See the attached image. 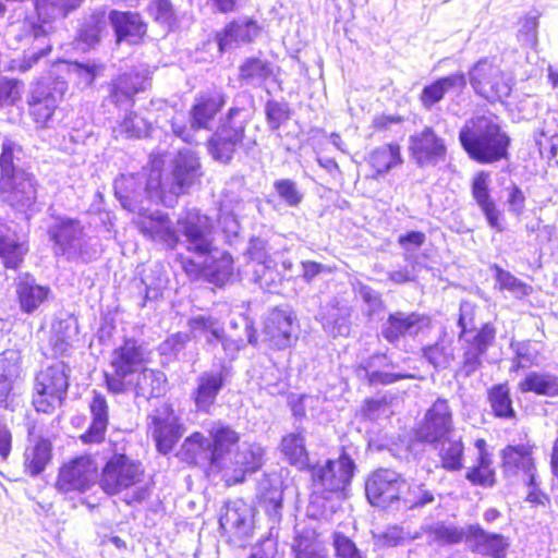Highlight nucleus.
Here are the masks:
<instances>
[{"mask_svg":"<svg viewBox=\"0 0 558 558\" xmlns=\"http://www.w3.org/2000/svg\"><path fill=\"white\" fill-rule=\"evenodd\" d=\"M201 175L198 157L184 148L174 157L170 172H163L160 162L153 160L148 173L121 174L114 180V194L124 209L138 217L154 203L174 207L179 197L186 194Z\"/></svg>","mask_w":558,"mask_h":558,"instance_id":"nucleus-1","label":"nucleus"},{"mask_svg":"<svg viewBox=\"0 0 558 558\" xmlns=\"http://www.w3.org/2000/svg\"><path fill=\"white\" fill-rule=\"evenodd\" d=\"M221 107H192L187 128L185 117L175 113L171 121L173 133L184 142H190L191 130L208 129L217 126V131L209 141V153L213 158L222 163H228L233 157L235 147L242 142L243 125L233 122L234 117L240 112L239 107H230L225 119L220 114Z\"/></svg>","mask_w":558,"mask_h":558,"instance_id":"nucleus-2","label":"nucleus"},{"mask_svg":"<svg viewBox=\"0 0 558 558\" xmlns=\"http://www.w3.org/2000/svg\"><path fill=\"white\" fill-rule=\"evenodd\" d=\"M208 435L214 475H219L227 484L243 482L246 473L256 472L263 465V447L258 444L240 447V436L229 425L215 422Z\"/></svg>","mask_w":558,"mask_h":558,"instance_id":"nucleus-3","label":"nucleus"},{"mask_svg":"<svg viewBox=\"0 0 558 558\" xmlns=\"http://www.w3.org/2000/svg\"><path fill=\"white\" fill-rule=\"evenodd\" d=\"M184 236L185 247L198 256H207L206 276L216 286L228 282L234 271L233 258L226 252L213 248V223L208 216L192 208L185 211V216L178 221Z\"/></svg>","mask_w":558,"mask_h":558,"instance_id":"nucleus-4","label":"nucleus"},{"mask_svg":"<svg viewBox=\"0 0 558 558\" xmlns=\"http://www.w3.org/2000/svg\"><path fill=\"white\" fill-rule=\"evenodd\" d=\"M143 477L141 463L125 454H113L102 469L100 486L108 495L122 494V500L134 506L148 499L151 493Z\"/></svg>","mask_w":558,"mask_h":558,"instance_id":"nucleus-5","label":"nucleus"},{"mask_svg":"<svg viewBox=\"0 0 558 558\" xmlns=\"http://www.w3.org/2000/svg\"><path fill=\"white\" fill-rule=\"evenodd\" d=\"M83 0H38L36 2V16L25 21L26 33L34 38L32 49L25 53L21 70L27 71L43 57L51 51L48 36L53 31V22L64 19L76 10Z\"/></svg>","mask_w":558,"mask_h":558,"instance_id":"nucleus-6","label":"nucleus"},{"mask_svg":"<svg viewBox=\"0 0 558 558\" xmlns=\"http://www.w3.org/2000/svg\"><path fill=\"white\" fill-rule=\"evenodd\" d=\"M460 142L470 157L482 163L504 157L509 144L499 125L486 117H476L465 124Z\"/></svg>","mask_w":558,"mask_h":558,"instance_id":"nucleus-7","label":"nucleus"},{"mask_svg":"<svg viewBox=\"0 0 558 558\" xmlns=\"http://www.w3.org/2000/svg\"><path fill=\"white\" fill-rule=\"evenodd\" d=\"M49 235L56 255L65 256L68 260L88 263L99 255L96 242L84 232V226L77 219L57 217L49 228Z\"/></svg>","mask_w":558,"mask_h":558,"instance_id":"nucleus-8","label":"nucleus"},{"mask_svg":"<svg viewBox=\"0 0 558 558\" xmlns=\"http://www.w3.org/2000/svg\"><path fill=\"white\" fill-rule=\"evenodd\" d=\"M69 373L64 362H56L37 374L33 397L36 411L50 413L61 404L69 388Z\"/></svg>","mask_w":558,"mask_h":558,"instance_id":"nucleus-9","label":"nucleus"},{"mask_svg":"<svg viewBox=\"0 0 558 558\" xmlns=\"http://www.w3.org/2000/svg\"><path fill=\"white\" fill-rule=\"evenodd\" d=\"M247 270L252 274V281L268 292H277L286 274L278 269L276 260L270 254L269 243L260 236H253L245 250Z\"/></svg>","mask_w":558,"mask_h":558,"instance_id":"nucleus-10","label":"nucleus"},{"mask_svg":"<svg viewBox=\"0 0 558 558\" xmlns=\"http://www.w3.org/2000/svg\"><path fill=\"white\" fill-rule=\"evenodd\" d=\"M144 349L134 339H126L112 353L111 373H105V381L109 392L124 393L131 384L132 376L143 368Z\"/></svg>","mask_w":558,"mask_h":558,"instance_id":"nucleus-11","label":"nucleus"},{"mask_svg":"<svg viewBox=\"0 0 558 558\" xmlns=\"http://www.w3.org/2000/svg\"><path fill=\"white\" fill-rule=\"evenodd\" d=\"M469 81L474 92L494 104L500 101L507 105L504 98L511 93V80L506 77L500 68L493 60L483 58L469 71Z\"/></svg>","mask_w":558,"mask_h":558,"instance_id":"nucleus-12","label":"nucleus"},{"mask_svg":"<svg viewBox=\"0 0 558 558\" xmlns=\"http://www.w3.org/2000/svg\"><path fill=\"white\" fill-rule=\"evenodd\" d=\"M182 215V217H184ZM181 216L178 218L180 219ZM179 221V220H177ZM140 233L147 240L160 244L166 250L174 251L180 244L185 245L183 233L178 222H173L168 214L149 208L134 218Z\"/></svg>","mask_w":558,"mask_h":558,"instance_id":"nucleus-13","label":"nucleus"},{"mask_svg":"<svg viewBox=\"0 0 558 558\" xmlns=\"http://www.w3.org/2000/svg\"><path fill=\"white\" fill-rule=\"evenodd\" d=\"M355 470L352 458L342 452L337 461L327 460L312 468V480L316 493L343 494L350 485Z\"/></svg>","mask_w":558,"mask_h":558,"instance_id":"nucleus-14","label":"nucleus"},{"mask_svg":"<svg viewBox=\"0 0 558 558\" xmlns=\"http://www.w3.org/2000/svg\"><path fill=\"white\" fill-rule=\"evenodd\" d=\"M407 487L405 478L393 470L378 469L367 477L365 494L371 505L389 507L400 502V495Z\"/></svg>","mask_w":558,"mask_h":558,"instance_id":"nucleus-15","label":"nucleus"},{"mask_svg":"<svg viewBox=\"0 0 558 558\" xmlns=\"http://www.w3.org/2000/svg\"><path fill=\"white\" fill-rule=\"evenodd\" d=\"M231 367L221 364L219 368L201 373L195 378V387L191 392L197 412L211 413L217 397L231 377Z\"/></svg>","mask_w":558,"mask_h":558,"instance_id":"nucleus-16","label":"nucleus"},{"mask_svg":"<svg viewBox=\"0 0 558 558\" xmlns=\"http://www.w3.org/2000/svg\"><path fill=\"white\" fill-rule=\"evenodd\" d=\"M96 480V463L89 457H78L60 469L56 487L64 494H84L95 486Z\"/></svg>","mask_w":558,"mask_h":558,"instance_id":"nucleus-17","label":"nucleus"},{"mask_svg":"<svg viewBox=\"0 0 558 558\" xmlns=\"http://www.w3.org/2000/svg\"><path fill=\"white\" fill-rule=\"evenodd\" d=\"M262 26L252 16L242 15L232 19L215 34V43L220 54L253 44L262 34Z\"/></svg>","mask_w":558,"mask_h":558,"instance_id":"nucleus-18","label":"nucleus"},{"mask_svg":"<svg viewBox=\"0 0 558 558\" xmlns=\"http://www.w3.org/2000/svg\"><path fill=\"white\" fill-rule=\"evenodd\" d=\"M453 429L452 412L445 399H437L426 411L416 429L417 440L436 445L448 437Z\"/></svg>","mask_w":558,"mask_h":558,"instance_id":"nucleus-19","label":"nucleus"},{"mask_svg":"<svg viewBox=\"0 0 558 558\" xmlns=\"http://www.w3.org/2000/svg\"><path fill=\"white\" fill-rule=\"evenodd\" d=\"M353 306L342 296L333 295L320 305L316 319L329 336L348 337L352 328Z\"/></svg>","mask_w":558,"mask_h":558,"instance_id":"nucleus-20","label":"nucleus"},{"mask_svg":"<svg viewBox=\"0 0 558 558\" xmlns=\"http://www.w3.org/2000/svg\"><path fill=\"white\" fill-rule=\"evenodd\" d=\"M428 325V319L417 312L396 311L381 324L380 333L390 344L398 347L404 339L416 338Z\"/></svg>","mask_w":558,"mask_h":558,"instance_id":"nucleus-21","label":"nucleus"},{"mask_svg":"<svg viewBox=\"0 0 558 558\" xmlns=\"http://www.w3.org/2000/svg\"><path fill=\"white\" fill-rule=\"evenodd\" d=\"M459 326L461 327L460 340L466 342L460 372L465 377H469L480 368L482 364L481 356L487 351L488 345L494 340L495 331L492 327L485 325L474 333L468 329L463 314L460 315Z\"/></svg>","mask_w":558,"mask_h":558,"instance_id":"nucleus-22","label":"nucleus"},{"mask_svg":"<svg viewBox=\"0 0 558 558\" xmlns=\"http://www.w3.org/2000/svg\"><path fill=\"white\" fill-rule=\"evenodd\" d=\"M0 192L7 204L20 211H26L37 199L36 180L28 172H17L0 179Z\"/></svg>","mask_w":558,"mask_h":558,"instance_id":"nucleus-23","label":"nucleus"},{"mask_svg":"<svg viewBox=\"0 0 558 558\" xmlns=\"http://www.w3.org/2000/svg\"><path fill=\"white\" fill-rule=\"evenodd\" d=\"M150 418L151 434L157 450L162 454H167L182 437L184 428L180 424L179 417L168 405L157 409Z\"/></svg>","mask_w":558,"mask_h":558,"instance_id":"nucleus-24","label":"nucleus"},{"mask_svg":"<svg viewBox=\"0 0 558 558\" xmlns=\"http://www.w3.org/2000/svg\"><path fill=\"white\" fill-rule=\"evenodd\" d=\"M294 316L289 311L272 310L264 325V341L272 349L284 350L290 348L296 340L294 331Z\"/></svg>","mask_w":558,"mask_h":558,"instance_id":"nucleus-25","label":"nucleus"},{"mask_svg":"<svg viewBox=\"0 0 558 558\" xmlns=\"http://www.w3.org/2000/svg\"><path fill=\"white\" fill-rule=\"evenodd\" d=\"M410 151L418 167H435L446 158V146L429 128L410 137Z\"/></svg>","mask_w":558,"mask_h":558,"instance_id":"nucleus-26","label":"nucleus"},{"mask_svg":"<svg viewBox=\"0 0 558 558\" xmlns=\"http://www.w3.org/2000/svg\"><path fill=\"white\" fill-rule=\"evenodd\" d=\"M108 23L118 44L124 41L129 45H138L147 34V23L138 12L112 9L108 14Z\"/></svg>","mask_w":558,"mask_h":558,"instance_id":"nucleus-27","label":"nucleus"},{"mask_svg":"<svg viewBox=\"0 0 558 558\" xmlns=\"http://www.w3.org/2000/svg\"><path fill=\"white\" fill-rule=\"evenodd\" d=\"M219 524L225 533L247 538L253 531V510L241 499L229 501L221 510Z\"/></svg>","mask_w":558,"mask_h":558,"instance_id":"nucleus-28","label":"nucleus"},{"mask_svg":"<svg viewBox=\"0 0 558 558\" xmlns=\"http://www.w3.org/2000/svg\"><path fill=\"white\" fill-rule=\"evenodd\" d=\"M468 77L462 71H457L452 74L441 76L428 85H425L421 93V100L423 105H436L446 96L452 101L459 97L466 88Z\"/></svg>","mask_w":558,"mask_h":558,"instance_id":"nucleus-29","label":"nucleus"},{"mask_svg":"<svg viewBox=\"0 0 558 558\" xmlns=\"http://www.w3.org/2000/svg\"><path fill=\"white\" fill-rule=\"evenodd\" d=\"M389 367H392V362L387 355L374 354L356 367L355 374L371 386L390 385L409 377L407 374L387 371Z\"/></svg>","mask_w":558,"mask_h":558,"instance_id":"nucleus-30","label":"nucleus"},{"mask_svg":"<svg viewBox=\"0 0 558 558\" xmlns=\"http://www.w3.org/2000/svg\"><path fill=\"white\" fill-rule=\"evenodd\" d=\"M149 85L148 76L135 70L119 74L109 85V97L111 102H134V96L144 92Z\"/></svg>","mask_w":558,"mask_h":558,"instance_id":"nucleus-31","label":"nucleus"},{"mask_svg":"<svg viewBox=\"0 0 558 558\" xmlns=\"http://www.w3.org/2000/svg\"><path fill=\"white\" fill-rule=\"evenodd\" d=\"M177 456L181 461L205 468L208 475H214L209 439L202 433L195 432L185 438Z\"/></svg>","mask_w":558,"mask_h":558,"instance_id":"nucleus-32","label":"nucleus"},{"mask_svg":"<svg viewBox=\"0 0 558 558\" xmlns=\"http://www.w3.org/2000/svg\"><path fill=\"white\" fill-rule=\"evenodd\" d=\"M15 284L20 310L25 314H33L37 311L50 294V289L38 284L28 272L20 274Z\"/></svg>","mask_w":558,"mask_h":558,"instance_id":"nucleus-33","label":"nucleus"},{"mask_svg":"<svg viewBox=\"0 0 558 558\" xmlns=\"http://www.w3.org/2000/svg\"><path fill=\"white\" fill-rule=\"evenodd\" d=\"M27 252L26 242L0 219V259L4 268L16 270Z\"/></svg>","mask_w":558,"mask_h":558,"instance_id":"nucleus-34","label":"nucleus"},{"mask_svg":"<svg viewBox=\"0 0 558 558\" xmlns=\"http://www.w3.org/2000/svg\"><path fill=\"white\" fill-rule=\"evenodd\" d=\"M89 412L92 422L87 430L81 435V440L84 444H100L105 439L109 424V407L101 393L94 391L89 403Z\"/></svg>","mask_w":558,"mask_h":558,"instance_id":"nucleus-35","label":"nucleus"},{"mask_svg":"<svg viewBox=\"0 0 558 558\" xmlns=\"http://www.w3.org/2000/svg\"><path fill=\"white\" fill-rule=\"evenodd\" d=\"M469 548L481 555L493 558H505L507 543L500 534L487 533L480 525H469L466 537Z\"/></svg>","mask_w":558,"mask_h":558,"instance_id":"nucleus-36","label":"nucleus"},{"mask_svg":"<svg viewBox=\"0 0 558 558\" xmlns=\"http://www.w3.org/2000/svg\"><path fill=\"white\" fill-rule=\"evenodd\" d=\"M166 376L160 371L143 367L135 376H132L128 391L132 390L135 398L149 400L158 398L165 392Z\"/></svg>","mask_w":558,"mask_h":558,"instance_id":"nucleus-37","label":"nucleus"},{"mask_svg":"<svg viewBox=\"0 0 558 558\" xmlns=\"http://www.w3.org/2000/svg\"><path fill=\"white\" fill-rule=\"evenodd\" d=\"M489 174L482 171L472 181V196L486 217L492 228L499 229V211L489 193Z\"/></svg>","mask_w":558,"mask_h":558,"instance_id":"nucleus-38","label":"nucleus"},{"mask_svg":"<svg viewBox=\"0 0 558 558\" xmlns=\"http://www.w3.org/2000/svg\"><path fill=\"white\" fill-rule=\"evenodd\" d=\"M190 336L194 340H204L208 345L215 347L222 337L223 324L215 316L197 314L187 320Z\"/></svg>","mask_w":558,"mask_h":558,"instance_id":"nucleus-39","label":"nucleus"},{"mask_svg":"<svg viewBox=\"0 0 558 558\" xmlns=\"http://www.w3.org/2000/svg\"><path fill=\"white\" fill-rule=\"evenodd\" d=\"M275 65L263 53L245 58L239 66V80L245 85L259 86L274 75Z\"/></svg>","mask_w":558,"mask_h":558,"instance_id":"nucleus-40","label":"nucleus"},{"mask_svg":"<svg viewBox=\"0 0 558 558\" xmlns=\"http://www.w3.org/2000/svg\"><path fill=\"white\" fill-rule=\"evenodd\" d=\"M280 448L290 464L300 470L310 468L303 427L296 426L294 432L287 434L281 440Z\"/></svg>","mask_w":558,"mask_h":558,"instance_id":"nucleus-41","label":"nucleus"},{"mask_svg":"<svg viewBox=\"0 0 558 558\" xmlns=\"http://www.w3.org/2000/svg\"><path fill=\"white\" fill-rule=\"evenodd\" d=\"M108 19L104 12H94L81 25L77 31L76 39L82 45L83 50L95 47L101 40V35L106 31Z\"/></svg>","mask_w":558,"mask_h":558,"instance_id":"nucleus-42","label":"nucleus"},{"mask_svg":"<svg viewBox=\"0 0 558 558\" xmlns=\"http://www.w3.org/2000/svg\"><path fill=\"white\" fill-rule=\"evenodd\" d=\"M66 90L68 83L61 77L41 81L33 89V102L28 105H57L64 100Z\"/></svg>","mask_w":558,"mask_h":558,"instance_id":"nucleus-43","label":"nucleus"},{"mask_svg":"<svg viewBox=\"0 0 558 558\" xmlns=\"http://www.w3.org/2000/svg\"><path fill=\"white\" fill-rule=\"evenodd\" d=\"M438 449L441 466L450 472L460 471L463 466L464 445L461 438L446 437L434 445Z\"/></svg>","mask_w":558,"mask_h":558,"instance_id":"nucleus-44","label":"nucleus"},{"mask_svg":"<svg viewBox=\"0 0 558 558\" xmlns=\"http://www.w3.org/2000/svg\"><path fill=\"white\" fill-rule=\"evenodd\" d=\"M402 162L400 146L397 144L383 145L373 150L369 157V163L378 175L388 173Z\"/></svg>","mask_w":558,"mask_h":558,"instance_id":"nucleus-45","label":"nucleus"},{"mask_svg":"<svg viewBox=\"0 0 558 558\" xmlns=\"http://www.w3.org/2000/svg\"><path fill=\"white\" fill-rule=\"evenodd\" d=\"M429 542L440 545H453L462 541L466 542L469 536V526L466 529L459 527L453 524L437 522L425 530Z\"/></svg>","mask_w":558,"mask_h":558,"instance_id":"nucleus-46","label":"nucleus"},{"mask_svg":"<svg viewBox=\"0 0 558 558\" xmlns=\"http://www.w3.org/2000/svg\"><path fill=\"white\" fill-rule=\"evenodd\" d=\"M120 126L129 137L147 136L151 128L147 108L141 107L138 111L126 109Z\"/></svg>","mask_w":558,"mask_h":558,"instance_id":"nucleus-47","label":"nucleus"},{"mask_svg":"<svg viewBox=\"0 0 558 558\" xmlns=\"http://www.w3.org/2000/svg\"><path fill=\"white\" fill-rule=\"evenodd\" d=\"M25 469L32 476L40 474L51 459V445L46 439H39L33 447L25 450Z\"/></svg>","mask_w":558,"mask_h":558,"instance_id":"nucleus-48","label":"nucleus"},{"mask_svg":"<svg viewBox=\"0 0 558 558\" xmlns=\"http://www.w3.org/2000/svg\"><path fill=\"white\" fill-rule=\"evenodd\" d=\"M258 494L268 514L279 518L282 508V489L278 481L272 483L268 477L263 478L258 483Z\"/></svg>","mask_w":558,"mask_h":558,"instance_id":"nucleus-49","label":"nucleus"},{"mask_svg":"<svg viewBox=\"0 0 558 558\" xmlns=\"http://www.w3.org/2000/svg\"><path fill=\"white\" fill-rule=\"evenodd\" d=\"M147 13L154 22L168 29H172L180 21L178 10L171 0H150Z\"/></svg>","mask_w":558,"mask_h":558,"instance_id":"nucleus-50","label":"nucleus"},{"mask_svg":"<svg viewBox=\"0 0 558 558\" xmlns=\"http://www.w3.org/2000/svg\"><path fill=\"white\" fill-rule=\"evenodd\" d=\"M23 156L21 145L11 138H4L0 155L1 178L14 175L17 172H25L20 168L19 162Z\"/></svg>","mask_w":558,"mask_h":558,"instance_id":"nucleus-51","label":"nucleus"},{"mask_svg":"<svg viewBox=\"0 0 558 558\" xmlns=\"http://www.w3.org/2000/svg\"><path fill=\"white\" fill-rule=\"evenodd\" d=\"M292 553L294 558H318L326 556L319 549L315 532L310 529L296 532L293 538Z\"/></svg>","mask_w":558,"mask_h":558,"instance_id":"nucleus-52","label":"nucleus"},{"mask_svg":"<svg viewBox=\"0 0 558 558\" xmlns=\"http://www.w3.org/2000/svg\"><path fill=\"white\" fill-rule=\"evenodd\" d=\"M534 391L548 397L558 396V376L532 372L525 375V391Z\"/></svg>","mask_w":558,"mask_h":558,"instance_id":"nucleus-53","label":"nucleus"},{"mask_svg":"<svg viewBox=\"0 0 558 558\" xmlns=\"http://www.w3.org/2000/svg\"><path fill=\"white\" fill-rule=\"evenodd\" d=\"M423 355L436 369L448 368L454 359L452 343L445 340L424 348Z\"/></svg>","mask_w":558,"mask_h":558,"instance_id":"nucleus-54","label":"nucleus"},{"mask_svg":"<svg viewBox=\"0 0 558 558\" xmlns=\"http://www.w3.org/2000/svg\"><path fill=\"white\" fill-rule=\"evenodd\" d=\"M352 288L354 293L359 295L366 305L365 315L368 319H373L374 316L383 312L384 302L378 291L359 280L352 282Z\"/></svg>","mask_w":558,"mask_h":558,"instance_id":"nucleus-55","label":"nucleus"},{"mask_svg":"<svg viewBox=\"0 0 558 558\" xmlns=\"http://www.w3.org/2000/svg\"><path fill=\"white\" fill-rule=\"evenodd\" d=\"M407 488L408 492L400 499V502L403 505V508L408 510L422 509L435 501V494L424 484H416L412 486L407 484Z\"/></svg>","mask_w":558,"mask_h":558,"instance_id":"nucleus-56","label":"nucleus"},{"mask_svg":"<svg viewBox=\"0 0 558 558\" xmlns=\"http://www.w3.org/2000/svg\"><path fill=\"white\" fill-rule=\"evenodd\" d=\"M490 407L496 416L512 417L514 411L509 396V389L505 385H496L488 392Z\"/></svg>","mask_w":558,"mask_h":558,"instance_id":"nucleus-57","label":"nucleus"},{"mask_svg":"<svg viewBox=\"0 0 558 558\" xmlns=\"http://www.w3.org/2000/svg\"><path fill=\"white\" fill-rule=\"evenodd\" d=\"M104 71V65L92 61H71L68 64V72L76 75L78 84L83 87L90 86L96 77Z\"/></svg>","mask_w":558,"mask_h":558,"instance_id":"nucleus-58","label":"nucleus"},{"mask_svg":"<svg viewBox=\"0 0 558 558\" xmlns=\"http://www.w3.org/2000/svg\"><path fill=\"white\" fill-rule=\"evenodd\" d=\"M21 355L16 350H4L0 353V379L17 381L21 374Z\"/></svg>","mask_w":558,"mask_h":558,"instance_id":"nucleus-59","label":"nucleus"},{"mask_svg":"<svg viewBox=\"0 0 558 558\" xmlns=\"http://www.w3.org/2000/svg\"><path fill=\"white\" fill-rule=\"evenodd\" d=\"M151 274L155 275L153 280L149 277L143 278L141 280L142 284L145 286V295L143 298L141 307L146 306L147 302L157 301L162 296V289L166 286L167 279L161 274V267L156 265L150 269Z\"/></svg>","mask_w":558,"mask_h":558,"instance_id":"nucleus-60","label":"nucleus"},{"mask_svg":"<svg viewBox=\"0 0 558 558\" xmlns=\"http://www.w3.org/2000/svg\"><path fill=\"white\" fill-rule=\"evenodd\" d=\"M525 475L529 476L530 481L526 485L527 495L525 500L535 505L536 507L543 508L546 510L547 504L549 502V498L546 494L538 489V484L536 481V475L534 473V466L530 463L527 459V451L525 450Z\"/></svg>","mask_w":558,"mask_h":558,"instance_id":"nucleus-61","label":"nucleus"},{"mask_svg":"<svg viewBox=\"0 0 558 558\" xmlns=\"http://www.w3.org/2000/svg\"><path fill=\"white\" fill-rule=\"evenodd\" d=\"M71 325L66 320L59 322L53 326V333L50 338V344L56 355H63L71 349V335L69 332Z\"/></svg>","mask_w":558,"mask_h":558,"instance_id":"nucleus-62","label":"nucleus"},{"mask_svg":"<svg viewBox=\"0 0 558 558\" xmlns=\"http://www.w3.org/2000/svg\"><path fill=\"white\" fill-rule=\"evenodd\" d=\"M274 189L279 197L290 207H296L303 199L298 185L290 179H280L274 182Z\"/></svg>","mask_w":558,"mask_h":558,"instance_id":"nucleus-63","label":"nucleus"},{"mask_svg":"<svg viewBox=\"0 0 558 558\" xmlns=\"http://www.w3.org/2000/svg\"><path fill=\"white\" fill-rule=\"evenodd\" d=\"M332 545L337 558H363L355 543L343 533L332 534Z\"/></svg>","mask_w":558,"mask_h":558,"instance_id":"nucleus-64","label":"nucleus"}]
</instances>
